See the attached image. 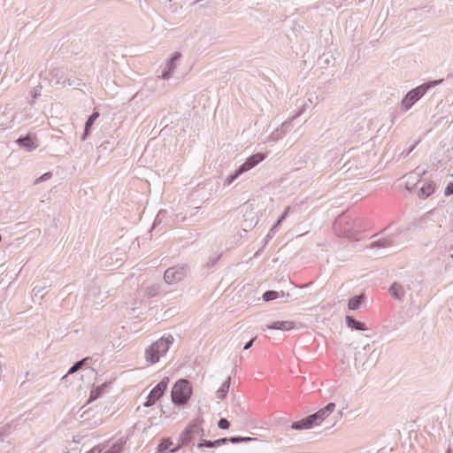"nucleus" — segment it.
<instances>
[{
    "mask_svg": "<svg viewBox=\"0 0 453 453\" xmlns=\"http://www.w3.org/2000/svg\"><path fill=\"white\" fill-rule=\"evenodd\" d=\"M257 339V337H253L250 341H249L245 345H244V348L243 349H249L251 348V346L253 345V342H255V340Z\"/></svg>",
    "mask_w": 453,
    "mask_h": 453,
    "instance_id": "nucleus-43",
    "label": "nucleus"
},
{
    "mask_svg": "<svg viewBox=\"0 0 453 453\" xmlns=\"http://www.w3.org/2000/svg\"><path fill=\"white\" fill-rule=\"evenodd\" d=\"M243 173L241 171V169L238 167L234 173L229 174L226 176V178L225 179V181H224V185L226 186H229L230 184H232L241 174H242Z\"/></svg>",
    "mask_w": 453,
    "mask_h": 453,
    "instance_id": "nucleus-24",
    "label": "nucleus"
},
{
    "mask_svg": "<svg viewBox=\"0 0 453 453\" xmlns=\"http://www.w3.org/2000/svg\"><path fill=\"white\" fill-rule=\"evenodd\" d=\"M37 139L35 136L27 134L24 137L17 139L16 142L20 147L25 149L27 151H32L38 147Z\"/></svg>",
    "mask_w": 453,
    "mask_h": 453,
    "instance_id": "nucleus-13",
    "label": "nucleus"
},
{
    "mask_svg": "<svg viewBox=\"0 0 453 453\" xmlns=\"http://www.w3.org/2000/svg\"><path fill=\"white\" fill-rule=\"evenodd\" d=\"M161 293V286L160 284L154 283L145 288L144 295L149 297H156L159 296Z\"/></svg>",
    "mask_w": 453,
    "mask_h": 453,
    "instance_id": "nucleus-19",
    "label": "nucleus"
},
{
    "mask_svg": "<svg viewBox=\"0 0 453 453\" xmlns=\"http://www.w3.org/2000/svg\"><path fill=\"white\" fill-rule=\"evenodd\" d=\"M12 430V425L11 424H5L2 426H0V437H5L10 434Z\"/></svg>",
    "mask_w": 453,
    "mask_h": 453,
    "instance_id": "nucleus-33",
    "label": "nucleus"
},
{
    "mask_svg": "<svg viewBox=\"0 0 453 453\" xmlns=\"http://www.w3.org/2000/svg\"><path fill=\"white\" fill-rule=\"evenodd\" d=\"M345 322L348 327L357 331H365L366 330V326L357 319H355L352 316L347 315L345 318Z\"/></svg>",
    "mask_w": 453,
    "mask_h": 453,
    "instance_id": "nucleus-18",
    "label": "nucleus"
},
{
    "mask_svg": "<svg viewBox=\"0 0 453 453\" xmlns=\"http://www.w3.org/2000/svg\"><path fill=\"white\" fill-rule=\"evenodd\" d=\"M280 223H278V220L273 225L272 228L270 229L271 232H273L274 229L280 225Z\"/></svg>",
    "mask_w": 453,
    "mask_h": 453,
    "instance_id": "nucleus-45",
    "label": "nucleus"
},
{
    "mask_svg": "<svg viewBox=\"0 0 453 453\" xmlns=\"http://www.w3.org/2000/svg\"><path fill=\"white\" fill-rule=\"evenodd\" d=\"M203 419L202 418H196L191 420L180 434L178 439V445L172 449L171 452H176L182 446L192 443L197 436H203L204 430L203 428Z\"/></svg>",
    "mask_w": 453,
    "mask_h": 453,
    "instance_id": "nucleus-3",
    "label": "nucleus"
},
{
    "mask_svg": "<svg viewBox=\"0 0 453 453\" xmlns=\"http://www.w3.org/2000/svg\"><path fill=\"white\" fill-rule=\"evenodd\" d=\"M306 110V105L303 104L301 107L298 108L297 111L288 118L287 120H290V124H292V121L300 117Z\"/></svg>",
    "mask_w": 453,
    "mask_h": 453,
    "instance_id": "nucleus-34",
    "label": "nucleus"
},
{
    "mask_svg": "<svg viewBox=\"0 0 453 453\" xmlns=\"http://www.w3.org/2000/svg\"><path fill=\"white\" fill-rule=\"evenodd\" d=\"M166 215H167V211H166L160 210L157 212V216H156V218L154 219V223H153L152 228H156L157 226L160 225L162 223L163 219L165 218Z\"/></svg>",
    "mask_w": 453,
    "mask_h": 453,
    "instance_id": "nucleus-27",
    "label": "nucleus"
},
{
    "mask_svg": "<svg viewBox=\"0 0 453 453\" xmlns=\"http://www.w3.org/2000/svg\"><path fill=\"white\" fill-rule=\"evenodd\" d=\"M42 89V86L41 83H39L35 88H33V89L30 92V95L32 97L31 104H34L35 99H36L37 97H39L41 96Z\"/></svg>",
    "mask_w": 453,
    "mask_h": 453,
    "instance_id": "nucleus-31",
    "label": "nucleus"
},
{
    "mask_svg": "<svg viewBox=\"0 0 453 453\" xmlns=\"http://www.w3.org/2000/svg\"><path fill=\"white\" fill-rule=\"evenodd\" d=\"M446 453H453L450 449H448Z\"/></svg>",
    "mask_w": 453,
    "mask_h": 453,
    "instance_id": "nucleus-46",
    "label": "nucleus"
},
{
    "mask_svg": "<svg viewBox=\"0 0 453 453\" xmlns=\"http://www.w3.org/2000/svg\"><path fill=\"white\" fill-rule=\"evenodd\" d=\"M257 440L252 437H242V436H233L229 438V442L231 443H240V442H248L251 441Z\"/></svg>",
    "mask_w": 453,
    "mask_h": 453,
    "instance_id": "nucleus-29",
    "label": "nucleus"
},
{
    "mask_svg": "<svg viewBox=\"0 0 453 453\" xmlns=\"http://www.w3.org/2000/svg\"><path fill=\"white\" fill-rule=\"evenodd\" d=\"M69 81L67 82H73V84H66L67 86H80L81 79L76 75V72L69 71Z\"/></svg>",
    "mask_w": 453,
    "mask_h": 453,
    "instance_id": "nucleus-28",
    "label": "nucleus"
},
{
    "mask_svg": "<svg viewBox=\"0 0 453 453\" xmlns=\"http://www.w3.org/2000/svg\"><path fill=\"white\" fill-rule=\"evenodd\" d=\"M443 80H435L425 82L420 86L410 90L401 102V108L403 111L410 110L430 88L441 84Z\"/></svg>",
    "mask_w": 453,
    "mask_h": 453,
    "instance_id": "nucleus-5",
    "label": "nucleus"
},
{
    "mask_svg": "<svg viewBox=\"0 0 453 453\" xmlns=\"http://www.w3.org/2000/svg\"><path fill=\"white\" fill-rule=\"evenodd\" d=\"M70 72L63 67H56L50 71L51 81H54L56 85L66 87V84H73V82H67L69 81Z\"/></svg>",
    "mask_w": 453,
    "mask_h": 453,
    "instance_id": "nucleus-10",
    "label": "nucleus"
},
{
    "mask_svg": "<svg viewBox=\"0 0 453 453\" xmlns=\"http://www.w3.org/2000/svg\"><path fill=\"white\" fill-rule=\"evenodd\" d=\"M126 441L119 438L117 441L111 442L106 441L93 447L87 453H121Z\"/></svg>",
    "mask_w": 453,
    "mask_h": 453,
    "instance_id": "nucleus-8",
    "label": "nucleus"
},
{
    "mask_svg": "<svg viewBox=\"0 0 453 453\" xmlns=\"http://www.w3.org/2000/svg\"><path fill=\"white\" fill-rule=\"evenodd\" d=\"M181 55L180 52H174L173 57L167 61V68L170 71H173L176 68V61L180 58Z\"/></svg>",
    "mask_w": 453,
    "mask_h": 453,
    "instance_id": "nucleus-26",
    "label": "nucleus"
},
{
    "mask_svg": "<svg viewBox=\"0 0 453 453\" xmlns=\"http://www.w3.org/2000/svg\"><path fill=\"white\" fill-rule=\"evenodd\" d=\"M192 395V388L188 380L180 379L176 381L172 389V400L175 404L183 405L190 398Z\"/></svg>",
    "mask_w": 453,
    "mask_h": 453,
    "instance_id": "nucleus-6",
    "label": "nucleus"
},
{
    "mask_svg": "<svg viewBox=\"0 0 453 453\" xmlns=\"http://www.w3.org/2000/svg\"><path fill=\"white\" fill-rule=\"evenodd\" d=\"M435 191V184L434 181L426 182L418 190V196L421 199H425Z\"/></svg>",
    "mask_w": 453,
    "mask_h": 453,
    "instance_id": "nucleus-17",
    "label": "nucleus"
},
{
    "mask_svg": "<svg viewBox=\"0 0 453 453\" xmlns=\"http://www.w3.org/2000/svg\"><path fill=\"white\" fill-rule=\"evenodd\" d=\"M219 260V256L210 258L207 263V267L209 268V267L213 266L214 265H216L218 263Z\"/></svg>",
    "mask_w": 453,
    "mask_h": 453,
    "instance_id": "nucleus-40",
    "label": "nucleus"
},
{
    "mask_svg": "<svg viewBox=\"0 0 453 453\" xmlns=\"http://www.w3.org/2000/svg\"><path fill=\"white\" fill-rule=\"evenodd\" d=\"M292 129L290 120H285L280 127L274 129L268 136L269 142H278L282 139Z\"/></svg>",
    "mask_w": 453,
    "mask_h": 453,
    "instance_id": "nucleus-11",
    "label": "nucleus"
},
{
    "mask_svg": "<svg viewBox=\"0 0 453 453\" xmlns=\"http://www.w3.org/2000/svg\"><path fill=\"white\" fill-rule=\"evenodd\" d=\"M389 295L395 300L402 301L405 296L404 288L398 282H394L389 289Z\"/></svg>",
    "mask_w": 453,
    "mask_h": 453,
    "instance_id": "nucleus-16",
    "label": "nucleus"
},
{
    "mask_svg": "<svg viewBox=\"0 0 453 453\" xmlns=\"http://www.w3.org/2000/svg\"><path fill=\"white\" fill-rule=\"evenodd\" d=\"M189 272L190 267L188 264H178L165 271L164 280L168 285L176 284L183 280Z\"/></svg>",
    "mask_w": 453,
    "mask_h": 453,
    "instance_id": "nucleus-7",
    "label": "nucleus"
},
{
    "mask_svg": "<svg viewBox=\"0 0 453 453\" xmlns=\"http://www.w3.org/2000/svg\"><path fill=\"white\" fill-rule=\"evenodd\" d=\"M218 426L220 429H227L230 426V423L226 418H220L218 422Z\"/></svg>",
    "mask_w": 453,
    "mask_h": 453,
    "instance_id": "nucleus-37",
    "label": "nucleus"
},
{
    "mask_svg": "<svg viewBox=\"0 0 453 453\" xmlns=\"http://www.w3.org/2000/svg\"><path fill=\"white\" fill-rule=\"evenodd\" d=\"M279 294L274 290H267L263 294V299L265 302L273 301L278 298Z\"/></svg>",
    "mask_w": 453,
    "mask_h": 453,
    "instance_id": "nucleus-30",
    "label": "nucleus"
},
{
    "mask_svg": "<svg viewBox=\"0 0 453 453\" xmlns=\"http://www.w3.org/2000/svg\"><path fill=\"white\" fill-rule=\"evenodd\" d=\"M335 409L334 403H327L324 408L319 410L315 413L309 415L298 421H295L291 425L292 429L302 430L310 429L315 426L319 425L325 418H326Z\"/></svg>",
    "mask_w": 453,
    "mask_h": 453,
    "instance_id": "nucleus-2",
    "label": "nucleus"
},
{
    "mask_svg": "<svg viewBox=\"0 0 453 453\" xmlns=\"http://www.w3.org/2000/svg\"><path fill=\"white\" fill-rule=\"evenodd\" d=\"M266 328L288 332L296 328V323L288 320L275 321L266 325Z\"/></svg>",
    "mask_w": 453,
    "mask_h": 453,
    "instance_id": "nucleus-14",
    "label": "nucleus"
},
{
    "mask_svg": "<svg viewBox=\"0 0 453 453\" xmlns=\"http://www.w3.org/2000/svg\"><path fill=\"white\" fill-rule=\"evenodd\" d=\"M172 73H173V71H170L169 69H167L166 71H164L161 75L162 79H164V80L169 79Z\"/></svg>",
    "mask_w": 453,
    "mask_h": 453,
    "instance_id": "nucleus-41",
    "label": "nucleus"
},
{
    "mask_svg": "<svg viewBox=\"0 0 453 453\" xmlns=\"http://www.w3.org/2000/svg\"><path fill=\"white\" fill-rule=\"evenodd\" d=\"M174 338L172 334H165L157 341L150 344L145 349V359L148 363L156 364L159 361L160 357L165 355L171 345L173 343Z\"/></svg>",
    "mask_w": 453,
    "mask_h": 453,
    "instance_id": "nucleus-4",
    "label": "nucleus"
},
{
    "mask_svg": "<svg viewBox=\"0 0 453 453\" xmlns=\"http://www.w3.org/2000/svg\"><path fill=\"white\" fill-rule=\"evenodd\" d=\"M90 357H85L80 361H77L76 363H74L69 369L67 374H73L74 372H76L77 371H79L85 364L88 360H89Z\"/></svg>",
    "mask_w": 453,
    "mask_h": 453,
    "instance_id": "nucleus-25",
    "label": "nucleus"
},
{
    "mask_svg": "<svg viewBox=\"0 0 453 453\" xmlns=\"http://www.w3.org/2000/svg\"><path fill=\"white\" fill-rule=\"evenodd\" d=\"M265 158V155L264 153L253 154L249 157L246 161L239 166V168L242 173L248 172L262 162Z\"/></svg>",
    "mask_w": 453,
    "mask_h": 453,
    "instance_id": "nucleus-12",
    "label": "nucleus"
},
{
    "mask_svg": "<svg viewBox=\"0 0 453 453\" xmlns=\"http://www.w3.org/2000/svg\"><path fill=\"white\" fill-rule=\"evenodd\" d=\"M172 442L169 439H165L161 441V443L158 445V451L163 452L166 449H168L171 446Z\"/></svg>",
    "mask_w": 453,
    "mask_h": 453,
    "instance_id": "nucleus-35",
    "label": "nucleus"
},
{
    "mask_svg": "<svg viewBox=\"0 0 453 453\" xmlns=\"http://www.w3.org/2000/svg\"><path fill=\"white\" fill-rule=\"evenodd\" d=\"M418 142H419V141H417L410 148H408L406 150H403L400 153L399 157H402V158L406 157L416 148V146L418 145Z\"/></svg>",
    "mask_w": 453,
    "mask_h": 453,
    "instance_id": "nucleus-36",
    "label": "nucleus"
},
{
    "mask_svg": "<svg viewBox=\"0 0 453 453\" xmlns=\"http://www.w3.org/2000/svg\"><path fill=\"white\" fill-rule=\"evenodd\" d=\"M106 386L107 385L104 383V384L92 389L90 391L88 402L94 401V400L97 399L98 397H100L104 394Z\"/></svg>",
    "mask_w": 453,
    "mask_h": 453,
    "instance_id": "nucleus-23",
    "label": "nucleus"
},
{
    "mask_svg": "<svg viewBox=\"0 0 453 453\" xmlns=\"http://www.w3.org/2000/svg\"><path fill=\"white\" fill-rule=\"evenodd\" d=\"M197 447L199 449H202L203 447L207 448H212V447H219L216 441H208V440H202L198 444Z\"/></svg>",
    "mask_w": 453,
    "mask_h": 453,
    "instance_id": "nucleus-32",
    "label": "nucleus"
},
{
    "mask_svg": "<svg viewBox=\"0 0 453 453\" xmlns=\"http://www.w3.org/2000/svg\"><path fill=\"white\" fill-rule=\"evenodd\" d=\"M359 227L358 219L347 212L339 215L333 226L334 231L337 236L351 241L359 240Z\"/></svg>",
    "mask_w": 453,
    "mask_h": 453,
    "instance_id": "nucleus-1",
    "label": "nucleus"
},
{
    "mask_svg": "<svg viewBox=\"0 0 453 453\" xmlns=\"http://www.w3.org/2000/svg\"><path fill=\"white\" fill-rule=\"evenodd\" d=\"M168 384V378H164L159 381L149 393L146 402L143 403L145 407L153 405L165 393Z\"/></svg>",
    "mask_w": 453,
    "mask_h": 453,
    "instance_id": "nucleus-9",
    "label": "nucleus"
},
{
    "mask_svg": "<svg viewBox=\"0 0 453 453\" xmlns=\"http://www.w3.org/2000/svg\"><path fill=\"white\" fill-rule=\"evenodd\" d=\"M452 257H453V253H452Z\"/></svg>",
    "mask_w": 453,
    "mask_h": 453,
    "instance_id": "nucleus-47",
    "label": "nucleus"
},
{
    "mask_svg": "<svg viewBox=\"0 0 453 453\" xmlns=\"http://www.w3.org/2000/svg\"><path fill=\"white\" fill-rule=\"evenodd\" d=\"M231 378L228 376L226 380L220 385L216 395L219 399H224L229 390Z\"/></svg>",
    "mask_w": 453,
    "mask_h": 453,
    "instance_id": "nucleus-20",
    "label": "nucleus"
},
{
    "mask_svg": "<svg viewBox=\"0 0 453 453\" xmlns=\"http://www.w3.org/2000/svg\"><path fill=\"white\" fill-rule=\"evenodd\" d=\"M99 117V113L97 111H95L93 112L88 119V120L86 121V124H85V129H84V133L83 134L81 135V140L84 141L87 137V135L89 133V130H90V127L91 126L93 125V123L95 122V120Z\"/></svg>",
    "mask_w": 453,
    "mask_h": 453,
    "instance_id": "nucleus-21",
    "label": "nucleus"
},
{
    "mask_svg": "<svg viewBox=\"0 0 453 453\" xmlns=\"http://www.w3.org/2000/svg\"><path fill=\"white\" fill-rule=\"evenodd\" d=\"M51 176H52V173L50 172L45 173L42 176H40L38 179H36L35 183L37 184V183L45 181V180L50 179Z\"/></svg>",
    "mask_w": 453,
    "mask_h": 453,
    "instance_id": "nucleus-38",
    "label": "nucleus"
},
{
    "mask_svg": "<svg viewBox=\"0 0 453 453\" xmlns=\"http://www.w3.org/2000/svg\"><path fill=\"white\" fill-rule=\"evenodd\" d=\"M363 300H364L363 295L355 296L349 298L348 301L349 309V310H357L360 307Z\"/></svg>",
    "mask_w": 453,
    "mask_h": 453,
    "instance_id": "nucleus-22",
    "label": "nucleus"
},
{
    "mask_svg": "<svg viewBox=\"0 0 453 453\" xmlns=\"http://www.w3.org/2000/svg\"><path fill=\"white\" fill-rule=\"evenodd\" d=\"M396 234H393L387 237H382L375 242H372L370 244V248H388L392 247L395 244V238Z\"/></svg>",
    "mask_w": 453,
    "mask_h": 453,
    "instance_id": "nucleus-15",
    "label": "nucleus"
},
{
    "mask_svg": "<svg viewBox=\"0 0 453 453\" xmlns=\"http://www.w3.org/2000/svg\"><path fill=\"white\" fill-rule=\"evenodd\" d=\"M289 211V207H287L284 212L278 219V223H281V221L286 218Z\"/></svg>",
    "mask_w": 453,
    "mask_h": 453,
    "instance_id": "nucleus-42",
    "label": "nucleus"
},
{
    "mask_svg": "<svg viewBox=\"0 0 453 453\" xmlns=\"http://www.w3.org/2000/svg\"><path fill=\"white\" fill-rule=\"evenodd\" d=\"M227 441H229V438H220L217 440L218 446H221L223 444H226Z\"/></svg>",
    "mask_w": 453,
    "mask_h": 453,
    "instance_id": "nucleus-44",
    "label": "nucleus"
},
{
    "mask_svg": "<svg viewBox=\"0 0 453 453\" xmlns=\"http://www.w3.org/2000/svg\"><path fill=\"white\" fill-rule=\"evenodd\" d=\"M452 194H453V182H449V183H448L447 187L445 188L444 195L448 196Z\"/></svg>",
    "mask_w": 453,
    "mask_h": 453,
    "instance_id": "nucleus-39",
    "label": "nucleus"
}]
</instances>
